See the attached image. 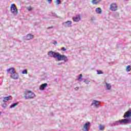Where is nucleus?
<instances>
[{
    "mask_svg": "<svg viewBox=\"0 0 131 131\" xmlns=\"http://www.w3.org/2000/svg\"><path fill=\"white\" fill-rule=\"evenodd\" d=\"M48 56H50V57H53V58H56L58 61H64V62H67L68 60L67 59V56L64 55H62L60 54L59 53H56L53 51L49 52Z\"/></svg>",
    "mask_w": 131,
    "mask_h": 131,
    "instance_id": "obj_1",
    "label": "nucleus"
},
{
    "mask_svg": "<svg viewBox=\"0 0 131 131\" xmlns=\"http://www.w3.org/2000/svg\"><path fill=\"white\" fill-rule=\"evenodd\" d=\"M24 98L25 99H32L35 97L34 93L30 91H27L24 94Z\"/></svg>",
    "mask_w": 131,
    "mask_h": 131,
    "instance_id": "obj_2",
    "label": "nucleus"
},
{
    "mask_svg": "<svg viewBox=\"0 0 131 131\" xmlns=\"http://www.w3.org/2000/svg\"><path fill=\"white\" fill-rule=\"evenodd\" d=\"M10 9L11 11V13L14 15H18L19 12L18 11V9L14 4H11L10 7Z\"/></svg>",
    "mask_w": 131,
    "mask_h": 131,
    "instance_id": "obj_3",
    "label": "nucleus"
},
{
    "mask_svg": "<svg viewBox=\"0 0 131 131\" xmlns=\"http://www.w3.org/2000/svg\"><path fill=\"white\" fill-rule=\"evenodd\" d=\"M91 125V123L90 122H88L85 123V124L84 125L82 130L83 131H89L90 129V126Z\"/></svg>",
    "mask_w": 131,
    "mask_h": 131,
    "instance_id": "obj_4",
    "label": "nucleus"
},
{
    "mask_svg": "<svg viewBox=\"0 0 131 131\" xmlns=\"http://www.w3.org/2000/svg\"><path fill=\"white\" fill-rule=\"evenodd\" d=\"M110 9L111 10V11H117L118 8L117 7V5H116V4L113 3L110 5Z\"/></svg>",
    "mask_w": 131,
    "mask_h": 131,
    "instance_id": "obj_5",
    "label": "nucleus"
},
{
    "mask_svg": "<svg viewBox=\"0 0 131 131\" xmlns=\"http://www.w3.org/2000/svg\"><path fill=\"white\" fill-rule=\"evenodd\" d=\"M118 123H130L129 119H123L118 121Z\"/></svg>",
    "mask_w": 131,
    "mask_h": 131,
    "instance_id": "obj_6",
    "label": "nucleus"
},
{
    "mask_svg": "<svg viewBox=\"0 0 131 131\" xmlns=\"http://www.w3.org/2000/svg\"><path fill=\"white\" fill-rule=\"evenodd\" d=\"M131 117V110L126 112L123 116L124 118H127V117Z\"/></svg>",
    "mask_w": 131,
    "mask_h": 131,
    "instance_id": "obj_7",
    "label": "nucleus"
},
{
    "mask_svg": "<svg viewBox=\"0 0 131 131\" xmlns=\"http://www.w3.org/2000/svg\"><path fill=\"white\" fill-rule=\"evenodd\" d=\"M47 86H48V83H45L42 84L40 86V91H43V90H45V88H47Z\"/></svg>",
    "mask_w": 131,
    "mask_h": 131,
    "instance_id": "obj_8",
    "label": "nucleus"
},
{
    "mask_svg": "<svg viewBox=\"0 0 131 131\" xmlns=\"http://www.w3.org/2000/svg\"><path fill=\"white\" fill-rule=\"evenodd\" d=\"M12 98L11 96H8V97H4L3 99V102H8L9 100H12Z\"/></svg>",
    "mask_w": 131,
    "mask_h": 131,
    "instance_id": "obj_9",
    "label": "nucleus"
},
{
    "mask_svg": "<svg viewBox=\"0 0 131 131\" xmlns=\"http://www.w3.org/2000/svg\"><path fill=\"white\" fill-rule=\"evenodd\" d=\"M73 20L74 22H78L80 20V15H78V17H73Z\"/></svg>",
    "mask_w": 131,
    "mask_h": 131,
    "instance_id": "obj_10",
    "label": "nucleus"
},
{
    "mask_svg": "<svg viewBox=\"0 0 131 131\" xmlns=\"http://www.w3.org/2000/svg\"><path fill=\"white\" fill-rule=\"evenodd\" d=\"M11 77L13 79H18V74L17 73L11 74Z\"/></svg>",
    "mask_w": 131,
    "mask_h": 131,
    "instance_id": "obj_11",
    "label": "nucleus"
},
{
    "mask_svg": "<svg viewBox=\"0 0 131 131\" xmlns=\"http://www.w3.org/2000/svg\"><path fill=\"white\" fill-rule=\"evenodd\" d=\"M72 24V22L69 20H68L67 21H66L65 23H63V24H66L65 26H69V25H71Z\"/></svg>",
    "mask_w": 131,
    "mask_h": 131,
    "instance_id": "obj_12",
    "label": "nucleus"
},
{
    "mask_svg": "<svg viewBox=\"0 0 131 131\" xmlns=\"http://www.w3.org/2000/svg\"><path fill=\"white\" fill-rule=\"evenodd\" d=\"M100 103L99 101H97V100H94L92 103V105H96V106H99Z\"/></svg>",
    "mask_w": 131,
    "mask_h": 131,
    "instance_id": "obj_13",
    "label": "nucleus"
},
{
    "mask_svg": "<svg viewBox=\"0 0 131 131\" xmlns=\"http://www.w3.org/2000/svg\"><path fill=\"white\" fill-rule=\"evenodd\" d=\"M96 12L97 14H101L102 13V9H101V8H97L96 9Z\"/></svg>",
    "mask_w": 131,
    "mask_h": 131,
    "instance_id": "obj_14",
    "label": "nucleus"
},
{
    "mask_svg": "<svg viewBox=\"0 0 131 131\" xmlns=\"http://www.w3.org/2000/svg\"><path fill=\"white\" fill-rule=\"evenodd\" d=\"M11 70H12V74H14L16 73V71H15V69L13 68L9 69L8 70V72H9L11 71Z\"/></svg>",
    "mask_w": 131,
    "mask_h": 131,
    "instance_id": "obj_15",
    "label": "nucleus"
},
{
    "mask_svg": "<svg viewBox=\"0 0 131 131\" xmlns=\"http://www.w3.org/2000/svg\"><path fill=\"white\" fill-rule=\"evenodd\" d=\"M27 39H31V38H33V35L30 34H29L27 35Z\"/></svg>",
    "mask_w": 131,
    "mask_h": 131,
    "instance_id": "obj_16",
    "label": "nucleus"
},
{
    "mask_svg": "<svg viewBox=\"0 0 131 131\" xmlns=\"http://www.w3.org/2000/svg\"><path fill=\"white\" fill-rule=\"evenodd\" d=\"M98 3H99V0H93L92 1V3L93 4V5H97Z\"/></svg>",
    "mask_w": 131,
    "mask_h": 131,
    "instance_id": "obj_17",
    "label": "nucleus"
},
{
    "mask_svg": "<svg viewBox=\"0 0 131 131\" xmlns=\"http://www.w3.org/2000/svg\"><path fill=\"white\" fill-rule=\"evenodd\" d=\"M126 70L127 71V72H129V71L131 70L130 66H127L126 68Z\"/></svg>",
    "mask_w": 131,
    "mask_h": 131,
    "instance_id": "obj_18",
    "label": "nucleus"
},
{
    "mask_svg": "<svg viewBox=\"0 0 131 131\" xmlns=\"http://www.w3.org/2000/svg\"><path fill=\"white\" fill-rule=\"evenodd\" d=\"M18 105L17 103H13L12 105H11L10 108H14V107H16Z\"/></svg>",
    "mask_w": 131,
    "mask_h": 131,
    "instance_id": "obj_19",
    "label": "nucleus"
},
{
    "mask_svg": "<svg viewBox=\"0 0 131 131\" xmlns=\"http://www.w3.org/2000/svg\"><path fill=\"white\" fill-rule=\"evenodd\" d=\"M55 4L56 5H60L61 4V0H56Z\"/></svg>",
    "mask_w": 131,
    "mask_h": 131,
    "instance_id": "obj_20",
    "label": "nucleus"
},
{
    "mask_svg": "<svg viewBox=\"0 0 131 131\" xmlns=\"http://www.w3.org/2000/svg\"><path fill=\"white\" fill-rule=\"evenodd\" d=\"M106 88L107 90H110L111 89V85L110 84L106 83Z\"/></svg>",
    "mask_w": 131,
    "mask_h": 131,
    "instance_id": "obj_21",
    "label": "nucleus"
},
{
    "mask_svg": "<svg viewBox=\"0 0 131 131\" xmlns=\"http://www.w3.org/2000/svg\"><path fill=\"white\" fill-rule=\"evenodd\" d=\"M23 74H27V70L25 69L22 72Z\"/></svg>",
    "mask_w": 131,
    "mask_h": 131,
    "instance_id": "obj_22",
    "label": "nucleus"
},
{
    "mask_svg": "<svg viewBox=\"0 0 131 131\" xmlns=\"http://www.w3.org/2000/svg\"><path fill=\"white\" fill-rule=\"evenodd\" d=\"M81 78H82V74H80L79 75V77H78V80H80V79H81Z\"/></svg>",
    "mask_w": 131,
    "mask_h": 131,
    "instance_id": "obj_23",
    "label": "nucleus"
},
{
    "mask_svg": "<svg viewBox=\"0 0 131 131\" xmlns=\"http://www.w3.org/2000/svg\"><path fill=\"white\" fill-rule=\"evenodd\" d=\"M104 126H100L99 127V129H100V130H103V129H104Z\"/></svg>",
    "mask_w": 131,
    "mask_h": 131,
    "instance_id": "obj_24",
    "label": "nucleus"
},
{
    "mask_svg": "<svg viewBox=\"0 0 131 131\" xmlns=\"http://www.w3.org/2000/svg\"><path fill=\"white\" fill-rule=\"evenodd\" d=\"M97 72L98 74H103V72H102V71H97Z\"/></svg>",
    "mask_w": 131,
    "mask_h": 131,
    "instance_id": "obj_25",
    "label": "nucleus"
},
{
    "mask_svg": "<svg viewBox=\"0 0 131 131\" xmlns=\"http://www.w3.org/2000/svg\"><path fill=\"white\" fill-rule=\"evenodd\" d=\"M61 51H63V52H65L66 51V49H65V48L63 47L61 49Z\"/></svg>",
    "mask_w": 131,
    "mask_h": 131,
    "instance_id": "obj_26",
    "label": "nucleus"
},
{
    "mask_svg": "<svg viewBox=\"0 0 131 131\" xmlns=\"http://www.w3.org/2000/svg\"><path fill=\"white\" fill-rule=\"evenodd\" d=\"M57 43H58L57 42V41H55L54 42H53V45H57Z\"/></svg>",
    "mask_w": 131,
    "mask_h": 131,
    "instance_id": "obj_27",
    "label": "nucleus"
},
{
    "mask_svg": "<svg viewBox=\"0 0 131 131\" xmlns=\"http://www.w3.org/2000/svg\"><path fill=\"white\" fill-rule=\"evenodd\" d=\"M48 2L49 4H51V3H52V0H48Z\"/></svg>",
    "mask_w": 131,
    "mask_h": 131,
    "instance_id": "obj_28",
    "label": "nucleus"
},
{
    "mask_svg": "<svg viewBox=\"0 0 131 131\" xmlns=\"http://www.w3.org/2000/svg\"><path fill=\"white\" fill-rule=\"evenodd\" d=\"M75 90H76V91H77V90H78V87L75 88Z\"/></svg>",
    "mask_w": 131,
    "mask_h": 131,
    "instance_id": "obj_29",
    "label": "nucleus"
},
{
    "mask_svg": "<svg viewBox=\"0 0 131 131\" xmlns=\"http://www.w3.org/2000/svg\"><path fill=\"white\" fill-rule=\"evenodd\" d=\"M49 28H53V27H50Z\"/></svg>",
    "mask_w": 131,
    "mask_h": 131,
    "instance_id": "obj_30",
    "label": "nucleus"
},
{
    "mask_svg": "<svg viewBox=\"0 0 131 131\" xmlns=\"http://www.w3.org/2000/svg\"><path fill=\"white\" fill-rule=\"evenodd\" d=\"M2 114V112H0V115Z\"/></svg>",
    "mask_w": 131,
    "mask_h": 131,
    "instance_id": "obj_31",
    "label": "nucleus"
},
{
    "mask_svg": "<svg viewBox=\"0 0 131 131\" xmlns=\"http://www.w3.org/2000/svg\"><path fill=\"white\" fill-rule=\"evenodd\" d=\"M85 81H86V80H85Z\"/></svg>",
    "mask_w": 131,
    "mask_h": 131,
    "instance_id": "obj_32",
    "label": "nucleus"
}]
</instances>
